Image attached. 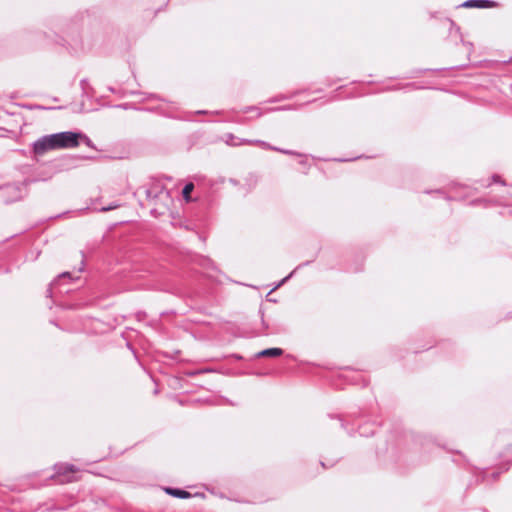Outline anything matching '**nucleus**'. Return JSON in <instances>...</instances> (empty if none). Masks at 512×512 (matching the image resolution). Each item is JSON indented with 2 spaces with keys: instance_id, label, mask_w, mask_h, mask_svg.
<instances>
[{
  "instance_id": "1",
  "label": "nucleus",
  "mask_w": 512,
  "mask_h": 512,
  "mask_svg": "<svg viewBox=\"0 0 512 512\" xmlns=\"http://www.w3.org/2000/svg\"><path fill=\"white\" fill-rule=\"evenodd\" d=\"M53 138L56 149L76 147L79 144V139L85 140L87 145H90V139L81 133L60 132L53 134Z\"/></svg>"
},
{
  "instance_id": "2",
  "label": "nucleus",
  "mask_w": 512,
  "mask_h": 512,
  "mask_svg": "<svg viewBox=\"0 0 512 512\" xmlns=\"http://www.w3.org/2000/svg\"><path fill=\"white\" fill-rule=\"evenodd\" d=\"M53 134L44 136L34 143V151L36 154H43L48 150L56 149Z\"/></svg>"
},
{
  "instance_id": "3",
  "label": "nucleus",
  "mask_w": 512,
  "mask_h": 512,
  "mask_svg": "<svg viewBox=\"0 0 512 512\" xmlns=\"http://www.w3.org/2000/svg\"><path fill=\"white\" fill-rule=\"evenodd\" d=\"M75 472H76V470L73 465L61 464V465L57 466V473L59 474V476L65 477L63 479V481L70 482V481L75 480L74 476H66V474H68V473L74 474Z\"/></svg>"
},
{
  "instance_id": "4",
  "label": "nucleus",
  "mask_w": 512,
  "mask_h": 512,
  "mask_svg": "<svg viewBox=\"0 0 512 512\" xmlns=\"http://www.w3.org/2000/svg\"><path fill=\"white\" fill-rule=\"evenodd\" d=\"M242 143H246V144H250V145H259V146H261L264 149L276 150V151H280V152L285 153V154H290L291 153L290 151L281 150L279 148L271 146L267 142L260 141V140H245Z\"/></svg>"
},
{
  "instance_id": "5",
  "label": "nucleus",
  "mask_w": 512,
  "mask_h": 512,
  "mask_svg": "<svg viewBox=\"0 0 512 512\" xmlns=\"http://www.w3.org/2000/svg\"><path fill=\"white\" fill-rule=\"evenodd\" d=\"M283 354V350L280 348H269L259 352L258 356L262 357H278Z\"/></svg>"
},
{
  "instance_id": "6",
  "label": "nucleus",
  "mask_w": 512,
  "mask_h": 512,
  "mask_svg": "<svg viewBox=\"0 0 512 512\" xmlns=\"http://www.w3.org/2000/svg\"><path fill=\"white\" fill-rule=\"evenodd\" d=\"M488 1L485 0H468L463 3L464 7H478L483 8L487 6Z\"/></svg>"
},
{
  "instance_id": "7",
  "label": "nucleus",
  "mask_w": 512,
  "mask_h": 512,
  "mask_svg": "<svg viewBox=\"0 0 512 512\" xmlns=\"http://www.w3.org/2000/svg\"><path fill=\"white\" fill-rule=\"evenodd\" d=\"M166 492L179 498H187L190 496V494L187 491L179 489L167 488Z\"/></svg>"
},
{
  "instance_id": "8",
  "label": "nucleus",
  "mask_w": 512,
  "mask_h": 512,
  "mask_svg": "<svg viewBox=\"0 0 512 512\" xmlns=\"http://www.w3.org/2000/svg\"><path fill=\"white\" fill-rule=\"evenodd\" d=\"M193 189L194 185L192 183H188L184 186L182 194L186 200H189L190 193L193 191Z\"/></svg>"
},
{
  "instance_id": "9",
  "label": "nucleus",
  "mask_w": 512,
  "mask_h": 512,
  "mask_svg": "<svg viewBox=\"0 0 512 512\" xmlns=\"http://www.w3.org/2000/svg\"><path fill=\"white\" fill-rule=\"evenodd\" d=\"M118 207H119V205H118V204H113V205H110V206H108V207H103V208L101 209V211H102V212H106V211H110V210H113V209L118 208Z\"/></svg>"
},
{
  "instance_id": "10",
  "label": "nucleus",
  "mask_w": 512,
  "mask_h": 512,
  "mask_svg": "<svg viewBox=\"0 0 512 512\" xmlns=\"http://www.w3.org/2000/svg\"><path fill=\"white\" fill-rule=\"evenodd\" d=\"M60 277L61 278L70 277V273L69 272H64L63 274H61Z\"/></svg>"
},
{
  "instance_id": "11",
  "label": "nucleus",
  "mask_w": 512,
  "mask_h": 512,
  "mask_svg": "<svg viewBox=\"0 0 512 512\" xmlns=\"http://www.w3.org/2000/svg\"><path fill=\"white\" fill-rule=\"evenodd\" d=\"M291 275H292V273H291L288 277L283 278V281H282V282L286 281V280H287Z\"/></svg>"
}]
</instances>
